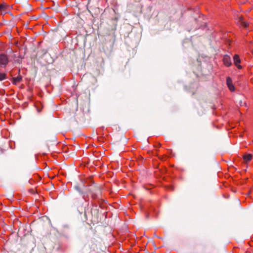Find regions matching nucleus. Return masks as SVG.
Segmentation results:
<instances>
[{
    "label": "nucleus",
    "mask_w": 253,
    "mask_h": 253,
    "mask_svg": "<svg viewBox=\"0 0 253 253\" xmlns=\"http://www.w3.org/2000/svg\"><path fill=\"white\" fill-rule=\"evenodd\" d=\"M89 190L91 193V197L93 199L98 198L101 193L100 187L97 185L90 186Z\"/></svg>",
    "instance_id": "nucleus-1"
},
{
    "label": "nucleus",
    "mask_w": 253,
    "mask_h": 253,
    "mask_svg": "<svg viewBox=\"0 0 253 253\" xmlns=\"http://www.w3.org/2000/svg\"><path fill=\"white\" fill-rule=\"evenodd\" d=\"M8 63V60L6 55L1 54L0 55V65L5 66Z\"/></svg>",
    "instance_id": "nucleus-2"
},
{
    "label": "nucleus",
    "mask_w": 253,
    "mask_h": 253,
    "mask_svg": "<svg viewBox=\"0 0 253 253\" xmlns=\"http://www.w3.org/2000/svg\"><path fill=\"white\" fill-rule=\"evenodd\" d=\"M96 241L94 239H92L88 243V247L89 248V253L92 251H94L95 248L96 247L97 245L95 243Z\"/></svg>",
    "instance_id": "nucleus-3"
},
{
    "label": "nucleus",
    "mask_w": 253,
    "mask_h": 253,
    "mask_svg": "<svg viewBox=\"0 0 253 253\" xmlns=\"http://www.w3.org/2000/svg\"><path fill=\"white\" fill-rule=\"evenodd\" d=\"M233 60L235 65L237 66L238 69H240L242 68L241 65H239L241 62V60L238 55L236 54L234 56Z\"/></svg>",
    "instance_id": "nucleus-4"
},
{
    "label": "nucleus",
    "mask_w": 253,
    "mask_h": 253,
    "mask_svg": "<svg viewBox=\"0 0 253 253\" xmlns=\"http://www.w3.org/2000/svg\"><path fill=\"white\" fill-rule=\"evenodd\" d=\"M223 61L224 62V64L226 65L227 66H230L232 64V62L231 61L230 57L227 55H225L223 59Z\"/></svg>",
    "instance_id": "nucleus-5"
},
{
    "label": "nucleus",
    "mask_w": 253,
    "mask_h": 253,
    "mask_svg": "<svg viewBox=\"0 0 253 253\" xmlns=\"http://www.w3.org/2000/svg\"><path fill=\"white\" fill-rule=\"evenodd\" d=\"M226 84H227V85L229 89L231 91H233L234 90V89H235L234 86L232 83V80L230 77H227L226 78Z\"/></svg>",
    "instance_id": "nucleus-6"
},
{
    "label": "nucleus",
    "mask_w": 253,
    "mask_h": 253,
    "mask_svg": "<svg viewBox=\"0 0 253 253\" xmlns=\"http://www.w3.org/2000/svg\"><path fill=\"white\" fill-rule=\"evenodd\" d=\"M239 24H240L245 28L247 27L249 25V23L245 21L242 16L239 17Z\"/></svg>",
    "instance_id": "nucleus-7"
},
{
    "label": "nucleus",
    "mask_w": 253,
    "mask_h": 253,
    "mask_svg": "<svg viewBox=\"0 0 253 253\" xmlns=\"http://www.w3.org/2000/svg\"><path fill=\"white\" fill-rule=\"evenodd\" d=\"M252 155L250 154H245L243 156V158L246 163L250 161L252 159Z\"/></svg>",
    "instance_id": "nucleus-8"
},
{
    "label": "nucleus",
    "mask_w": 253,
    "mask_h": 253,
    "mask_svg": "<svg viewBox=\"0 0 253 253\" xmlns=\"http://www.w3.org/2000/svg\"><path fill=\"white\" fill-rule=\"evenodd\" d=\"M22 76L19 75L17 77H16V78H13L12 79V83L14 84H16L17 83L20 82L22 81Z\"/></svg>",
    "instance_id": "nucleus-9"
},
{
    "label": "nucleus",
    "mask_w": 253,
    "mask_h": 253,
    "mask_svg": "<svg viewBox=\"0 0 253 253\" xmlns=\"http://www.w3.org/2000/svg\"><path fill=\"white\" fill-rule=\"evenodd\" d=\"M69 230L68 227L67 226H65L63 227L62 229L61 230V232L62 234L65 235H67V231Z\"/></svg>",
    "instance_id": "nucleus-10"
},
{
    "label": "nucleus",
    "mask_w": 253,
    "mask_h": 253,
    "mask_svg": "<svg viewBox=\"0 0 253 253\" xmlns=\"http://www.w3.org/2000/svg\"><path fill=\"white\" fill-rule=\"evenodd\" d=\"M6 75L5 73H0V81L6 79Z\"/></svg>",
    "instance_id": "nucleus-11"
},
{
    "label": "nucleus",
    "mask_w": 253,
    "mask_h": 253,
    "mask_svg": "<svg viewBox=\"0 0 253 253\" xmlns=\"http://www.w3.org/2000/svg\"><path fill=\"white\" fill-rule=\"evenodd\" d=\"M6 5L4 4H0V12H4Z\"/></svg>",
    "instance_id": "nucleus-12"
},
{
    "label": "nucleus",
    "mask_w": 253,
    "mask_h": 253,
    "mask_svg": "<svg viewBox=\"0 0 253 253\" xmlns=\"http://www.w3.org/2000/svg\"><path fill=\"white\" fill-rule=\"evenodd\" d=\"M75 188L77 190H78L79 191V192L82 193L81 192V191L80 190V189L79 188V187L78 186H75Z\"/></svg>",
    "instance_id": "nucleus-13"
},
{
    "label": "nucleus",
    "mask_w": 253,
    "mask_h": 253,
    "mask_svg": "<svg viewBox=\"0 0 253 253\" xmlns=\"http://www.w3.org/2000/svg\"><path fill=\"white\" fill-rule=\"evenodd\" d=\"M20 69H19V70H18V73H19V74L20 73Z\"/></svg>",
    "instance_id": "nucleus-14"
}]
</instances>
